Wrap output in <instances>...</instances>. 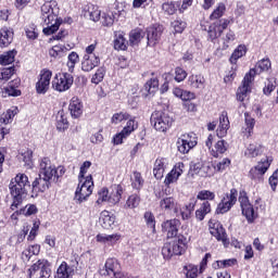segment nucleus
Returning a JSON list of instances; mask_svg holds the SVG:
<instances>
[{"label": "nucleus", "mask_w": 278, "mask_h": 278, "mask_svg": "<svg viewBox=\"0 0 278 278\" xmlns=\"http://www.w3.org/2000/svg\"><path fill=\"white\" fill-rule=\"evenodd\" d=\"M239 203L241 205L242 215L245 216L249 225L255 223V219L257 218L258 215L257 212H255V208L253 207L252 203L249 202L247 193H240Z\"/></svg>", "instance_id": "6e6552de"}, {"label": "nucleus", "mask_w": 278, "mask_h": 278, "mask_svg": "<svg viewBox=\"0 0 278 278\" xmlns=\"http://www.w3.org/2000/svg\"><path fill=\"white\" fill-rule=\"evenodd\" d=\"M144 186V179L142 178V174L135 172L132 175L131 187L134 190H141Z\"/></svg>", "instance_id": "09e8293b"}, {"label": "nucleus", "mask_w": 278, "mask_h": 278, "mask_svg": "<svg viewBox=\"0 0 278 278\" xmlns=\"http://www.w3.org/2000/svg\"><path fill=\"white\" fill-rule=\"evenodd\" d=\"M188 84L191 88L195 90H201L205 88V77H203V75L201 74L191 75L188 78Z\"/></svg>", "instance_id": "7c9ffc66"}, {"label": "nucleus", "mask_w": 278, "mask_h": 278, "mask_svg": "<svg viewBox=\"0 0 278 278\" xmlns=\"http://www.w3.org/2000/svg\"><path fill=\"white\" fill-rule=\"evenodd\" d=\"M198 144V138L197 134L189 132L181 135L176 142L177 150L182 155H186V153H190L191 149H194Z\"/></svg>", "instance_id": "423d86ee"}, {"label": "nucleus", "mask_w": 278, "mask_h": 278, "mask_svg": "<svg viewBox=\"0 0 278 278\" xmlns=\"http://www.w3.org/2000/svg\"><path fill=\"white\" fill-rule=\"evenodd\" d=\"M73 81V75L68 73H59L52 80V88L56 90V92H66V90H71Z\"/></svg>", "instance_id": "0eeeda50"}, {"label": "nucleus", "mask_w": 278, "mask_h": 278, "mask_svg": "<svg viewBox=\"0 0 278 278\" xmlns=\"http://www.w3.org/2000/svg\"><path fill=\"white\" fill-rule=\"evenodd\" d=\"M163 31H164V27L160 25L148 27L147 28L148 47H155V45L160 42Z\"/></svg>", "instance_id": "6ab92c4d"}, {"label": "nucleus", "mask_w": 278, "mask_h": 278, "mask_svg": "<svg viewBox=\"0 0 278 278\" xmlns=\"http://www.w3.org/2000/svg\"><path fill=\"white\" fill-rule=\"evenodd\" d=\"M14 58H16V51H8L3 54H0V64L3 66H8V64H12L14 62Z\"/></svg>", "instance_id": "49530a36"}, {"label": "nucleus", "mask_w": 278, "mask_h": 278, "mask_svg": "<svg viewBox=\"0 0 278 278\" xmlns=\"http://www.w3.org/2000/svg\"><path fill=\"white\" fill-rule=\"evenodd\" d=\"M236 40V33L233 30H228V33L223 37V46L222 49H229V45Z\"/></svg>", "instance_id": "4d7b16f0"}, {"label": "nucleus", "mask_w": 278, "mask_h": 278, "mask_svg": "<svg viewBox=\"0 0 278 278\" xmlns=\"http://www.w3.org/2000/svg\"><path fill=\"white\" fill-rule=\"evenodd\" d=\"M121 268V265L118 264V260L116 258H108L104 267L100 269V275L103 277H112V275L116 278L117 275H124L125 273H117Z\"/></svg>", "instance_id": "a211bd4d"}, {"label": "nucleus", "mask_w": 278, "mask_h": 278, "mask_svg": "<svg viewBox=\"0 0 278 278\" xmlns=\"http://www.w3.org/2000/svg\"><path fill=\"white\" fill-rule=\"evenodd\" d=\"M76 64H79V54L77 52H71L67 56V68L70 73L75 71Z\"/></svg>", "instance_id": "de8ad7c7"}, {"label": "nucleus", "mask_w": 278, "mask_h": 278, "mask_svg": "<svg viewBox=\"0 0 278 278\" xmlns=\"http://www.w3.org/2000/svg\"><path fill=\"white\" fill-rule=\"evenodd\" d=\"M186 77H188V72H186V70L181 68V67H176L175 68V81L181 83L186 79Z\"/></svg>", "instance_id": "774afa93"}, {"label": "nucleus", "mask_w": 278, "mask_h": 278, "mask_svg": "<svg viewBox=\"0 0 278 278\" xmlns=\"http://www.w3.org/2000/svg\"><path fill=\"white\" fill-rule=\"evenodd\" d=\"M116 223V217L108 211H102L100 214V225L103 229H112V226Z\"/></svg>", "instance_id": "c85d7f7f"}, {"label": "nucleus", "mask_w": 278, "mask_h": 278, "mask_svg": "<svg viewBox=\"0 0 278 278\" xmlns=\"http://www.w3.org/2000/svg\"><path fill=\"white\" fill-rule=\"evenodd\" d=\"M18 86H21V79H13L8 84L7 87L2 88V97H21V90H18Z\"/></svg>", "instance_id": "412c9836"}, {"label": "nucleus", "mask_w": 278, "mask_h": 278, "mask_svg": "<svg viewBox=\"0 0 278 278\" xmlns=\"http://www.w3.org/2000/svg\"><path fill=\"white\" fill-rule=\"evenodd\" d=\"M74 273H75V269L68 266L66 262H63L56 269L55 278H71L73 277Z\"/></svg>", "instance_id": "f704fd0d"}, {"label": "nucleus", "mask_w": 278, "mask_h": 278, "mask_svg": "<svg viewBox=\"0 0 278 278\" xmlns=\"http://www.w3.org/2000/svg\"><path fill=\"white\" fill-rule=\"evenodd\" d=\"M159 88H160V80H157V78H152L148 80L144 85V90L148 94H154V92H157Z\"/></svg>", "instance_id": "c03bdc74"}, {"label": "nucleus", "mask_w": 278, "mask_h": 278, "mask_svg": "<svg viewBox=\"0 0 278 278\" xmlns=\"http://www.w3.org/2000/svg\"><path fill=\"white\" fill-rule=\"evenodd\" d=\"M29 273L30 275L39 273L38 278H49L51 277V264L47 260H39L29 268Z\"/></svg>", "instance_id": "f3484780"}, {"label": "nucleus", "mask_w": 278, "mask_h": 278, "mask_svg": "<svg viewBox=\"0 0 278 278\" xmlns=\"http://www.w3.org/2000/svg\"><path fill=\"white\" fill-rule=\"evenodd\" d=\"M58 12H60V8H58V1L55 0L46 1L41 5V21H43V25H48V27L43 28L46 36H51V34H55L60 29L62 20L58 18Z\"/></svg>", "instance_id": "f257e3e1"}, {"label": "nucleus", "mask_w": 278, "mask_h": 278, "mask_svg": "<svg viewBox=\"0 0 278 278\" xmlns=\"http://www.w3.org/2000/svg\"><path fill=\"white\" fill-rule=\"evenodd\" d=\"M197 199L199 201H214V199H216V193L210 191V190H201L198 194H197Z\"/></svg>", "instance_id": "864d4df0"}, {"label": "nucleus", "mask_w": 278, "mask_h": 278, "mask_svg": "<svg viewBox=\"0 0 278 278\" xmlns=\"http://www.w3.org/2000/svg\"><path fill=\"white\" fill-rule=\"evenodd\" d=\"M245 116V136L247 138H251V134H253V128L255 127V118L251 117L249 113L244 114Z\"/></svg>", "instance_id": "603ef678"}, {"label": "nucleus", "mask_w": 278, "mask_h": 278, "mask_svg": "<svg viewBox=\"0 0 278 278\" xmlns=\"http://www.w3.org/2000/svg\"><path fill=\"white\" fill-rule=\"evenodd\" d=\"M178 8H179V2H165L162 5L163 12H165V14H168V16H173V14L177 12Z\"/></svg>", "instance_id": "3c124183"}, {"label": "nucleus", "mask_w": 278, "mask_h": 278, "mask_svg": "<svg viewBox=\"0 0 278 278\" xmlns=\"http://www.w3.org/2000/svg\"><path fill=\"white\" fill-rule=\"evenodd\" d=\"M207 34H208V40H211V42H214V40H216L217 38H220V36L223 35V33L220 31V28H218V24H215V23H213L208 27Z\"/></svg>", "instance_id": "a18cd8bd"}, {"label": "nucleus", "mask_w": 278, "mask_h": 278, "mask_svg": "<svg viewBox=\"0 0 278 278\" xmlns=\"http://www.w3.org/2000/svg\"><path fill=\"white\" fill-rule=\"evenodd\" d=\"M262 153H264V148L257 142L250 143L244 152L247 157H257V155H262Z\"/></svg>", "instance_id": "2f4dec72"}, {"label": "nucleus", "mask_w": 278, "mask_h": 278, "mask_svg": "<svg viewBox=\"0 0 278 278\" xmlns=\"http://www.w3.org/2000/svg\"><path fill=\"white\" fill-rule=\"evenodd\" d=\"M102 25L104 27H112V25H114V13L112 12L103 13Z\"/></svg>", "instance_id": "69168bd1"}, {"label": "nucleus", "mask_w": 278, "mask_h": 278, "mask_svg": "<svg viewBox=\"0 0 278 278\" xmlns=\"http://www.w3.org/2000/svg\"><path fill=\"white\" fill-rule=\"evenodd\" d=\"M121 240V233H98L96 236V242H99L100 244H104V247H114L116 242Z\"/></svg>", "instance_id": "b1692460"}, {"label": "nucleus", "mask_w": 278, "mask_h": 278, "mask_svg": "<svg viewBox=\"0 0 278 278\" xmlns=\"http://www.w3.org/2000/svg\"><path fill=\"white\" fill-rule=\"evenodd\" d=\"M186 271V277L187 278H197L199 277V267L197 265H192V264H189V265H186L184 267Z\"/></svg>", "instance_id": "052dcab7"}, {"label": "nucleus", "mask_w": 278, "mask_h": 278, "mask_svg": "<svg viewBox=\"0 0 278 278\" xmlns=\"http://www.w3.org/2000/svg\"><path fill=\"white\" fill-rule=\"evenodd\" d=\"M101 63V59L97 55H84L81 61V71L85 73H90V71H93L99 66Z\"/></svg>", "instance_id": "5701e85b"}, {"label": "nucleus", "mask_w": 278, "mask_h": 278, "mask_svg": "<svg viewBox=\"0 0 278 278\" xmlns=\"http://www.w3.org/2000/svg\"><path fill=\"white\" fill-rule=\"evenodd\" d=\"M14 40V31L12 28L3 27L0 29V47L3 49L10 47Z\"/></svg>", "instance_id": "a878e982"}, {"label": "nucleus", "mask_w": 278, "mask_h": 278, "mask_svg": "<svg viewBox=\"0 0 278 278\" xmlns=\"http://www.w3.org/2000/svg\"><path fill=\"white\" fill-rule=\"evenodd\" d=\"M185 165L181 162H178L174 165L173 169L166 175L164 179V185L168 188L170 184H177L179 176L184 175Z\"/></svg>", "instance_id": "aec40b11"}, {"label": "nucleus", "mask_w": 278, "mask_h": 278, "mask_svg": "<svg viewBox=\"0 0 278 278\" xmlns=\"http://www.w3.org/2000/svg\"><path fill=\"white\" fill-rule=\"evenodd\" d=\"M244 55H247V46L244 45H239L235 51L232 52L231 56H230V63L231 64H236V62H238V60H240V58H244Z\"/></svg>", "instance_id": "58836bf2"}, {"label": "nucleus", "mask_w": 278, "mask_h": 278, "mask_svg": "<svg viewBox=\"0 0 278 278\" xmlns=\"http://www.w3.org/2000/svg\"><path fill=\"white\" fill-rule=\"evenodd\" d=\"M97 203L98 205H101V203H110V190H108V188H102L98 192Z\"/></svg>", "instance_id": "13d9d810"}, {"label": "nucleus", "mask_w": 278, "mask_h": 278, "mask_svg": "<svg viewBox=\"0 0 278 278\" xmlns=\"http://www.w3.org/2000/svg\"><path fill=\"white\" fill-rule=\"evenodd\" d=\"M229 149V143L225 140H219L215 143L214 149L212 150L213 157H218L223 155Z\"/></svg>", "instance_id": "4c0bfd02"}, {"label": "nucleus", "mask_w": 278, "mask_h": 278, "mask_svg": "<svg viewBox=\"0 0 278 278\" xmlns=\"http://www.w3.org/2000/svg\"><path fill=\"white\" fill-rule=\"evenodd\" d=\"M18 114V108L12 106L0 115V123L2 125H10L14 121V116Z\"/></svg>", "instance_id": "72a5a7b5"}, {"label": "nucleus", "mask_w": 278, "mask_h": 278, "mask_svg": "<svg viewBox=\"0 0 278 278\" xmlns=\"http://www.w3.org/2000/svg\"><path fill=\"white\" fill-rule=\"evenodd\" d=\"M121 199H123V186L113 185L109 194V203L116 205V203H121Z\"/></svg>", "instance_id": "bb28decb"}, {"label": "nucleus", "mask_w": 278, "mask_h": 278, "mask_svg": "<svg viewBox=\"0 0 278 278\" xmlns=\"http://www.w3.org/2000/svg\"><path fill=\"white\" fill-rule=\"evenodd\" d=\"M195 175L200 177H214L216 175V166L210 162H197L191 166Z\"/></svg>", "instance_id": "ddd939ff"}, {"label": "nucleus", "mask_w": 278, "mask_h": 278, "mask_svg": "<svg viewBox=\"0 0 278 278\" xmlns=\"http://www.w3.org/2000/svg\"><path fill=\"white\" fill-rule=\"evenodd\" d=\"M70 112L73 118H79L81 114H84V105L81 104V101L77 98H73L70 103Z\"/></svg>", "instance_id": "c756f323"}, {"label": "nucleus", "mask_w": 278, "mask_h": 278, "mask_svg": "<svg viewBox=\"0 0 278 278\" xmlns=\"http://www.w3.org/2000/svg\"><path fill=\"white\" fill-rule=\"evenodd\" d=\"M270 168V162L268 159H263L257 163L256 166L252 167L249 172V177L253 181H262L264 179V175H266V170Z\"/></svg>", "instance_id": "f8f14e48"}, {"label": "nucleus", "mask_w": 278, "mask_h": 278, "mask_svg": "<svg viewBox=\"0 0 278 278\" xmlns=\"http://www.w3.org/2000/svg\"><path fill=\"white\" fill-rule=\"evenodd\" d=\"M114 49L117 51H125L127 49V39H125L123 33H115Z\"/></svg>", "instance_id": "e433bc0d"}, {"label": "nucleus", "mask_w": 278, "mask_h": 278, "mask_svg": "<svg viewBox=\"0 0 278 278\" xmlns=\"http://www.w3.org/2000/svg\"><path fill=\"white\" fill-rule=\"evenodd\" d=\"M179 219H169L162 224V230L167 233V238H175L179 231Z\"/></svg>", "instance_id": "393cba45"}, {"label": "nucleus", "mask_w": 278, "mask_h": 278, "mask_svg": "<svg viewBox=\"0 0 278 278\" xmlns=\"http://www.w3.org/2000/svg\"><path fill=\"white\" fill-rule=\"evenodd\" d=\"M225 3H219L216 9L213 11V13L210 15L211 21H216L225 14Z\"/></svg>", "instance_id": "680f3d73"}, {"label": "nucleus", "mask_w": 278, "mask_h": 278, "mask_svg": "<svg viewBox=\"0 0 278 278\" xmlns=\"http://www.w3.org/2000/svg\"><path fill=\"white\" fill-rule=\"evenodd\" d=\"M238 264V260L236 258H228L223 261H216L213 263V268L218 270L219 268H231V266H236Z\"/></svg>", "instance_id": "a19ab883"}, {"label": "nucleus", "mask_w": 278, "mask_h": 278, "mask_svg": "<svg viewBox=\"0 0 278 278\" xmlns=\"http://www.w3.org/2000/svg\"><path fill=\"white\" fill-rule=\"evenodd\" d=\"M58 170L55 166L51 164V160L49 157H43L39 162V177H43L50 181H55V175Z\"/></svg>", "instance_id": "9d476101"}, {"label": "nucleus", "mask_w": 278, "mask_h": 278, "mask_svg": "<svg viewBox=\"0 0 278 278\" xmlns=\"http://www.w3.org/2000/svg\"><path fill=\"white\" fill-rule=\"evenodd\" d=\"M65 50H66V47L62 45H56L49 50V55L50 58H62V55H64Z\"/></svg>", "instance_id": "5fc2aeb1"}, {"label": "nucleus", "mask_w": 278, "mask_h": 278, "mask_svg": "<svg viewBox=\"0 0 278 278\" xmlns=\"http://www.w3.org/2000/svg\"><path fill=\"white\" fill-rule=\"evenodd\" d=\"M238 201V190L231 189L228 193L224 195L222 201L217 206V214H227Z\"/></svg>", "instance_id": "1a4fd4ad"}, {"label": "nucleus", "mask_w": 278, "mask_h": 278, "mask_svg": "<svg viewBox=\"0 0 278 278\" xmlns=\"http://www.w3.org/2000/svg\"><path fill=\"white\" fill-rule=\"evenodd\" d=\"M51 77L53 73L49 70H42L39 75V80L36 83V90L38 94H47L51 86Z\"/></svg>", "instance_id": "4468645a"}, {"label": "nucleus", "mask_w": 278, "mask_h": 278, "mask_svg": "<svg viewBox=\"0 0 278 278\" xmlns=\"http://www.w3.org/2000/svg\"><path fill=\"white\" fill-rule=\"evenodd\" d=\"M88 14L90 17V21H93V23H97L101 18V10H99V7L94 4H90L88 7Z\"/></svg>", "instance_id": "8fccbe9b"}, {"label": "nucleus", "mask_w": 278, "mask_h": 278, "mask_svg": "<svg viewBox=\"0 0 278 278\" xmlns=\"http://www.w3.org/2000/svg\"><path fill=\"white\" fill-rule=\"evenodd\" d=\"M254 77V71H250L248 74H245L242 86H240L237 90V101H244V98L248 97L249 92H251V84H253Z\"/></svg>", "instance_id": "2eb2a0df"}, {"label": "nucleus", "mask_w": 278, "mask_h": 278, "mask_svg": "<svg viewBox=\"0 0 278 278\" xmlns=\"http://www.w3.org/2000/svg\"><path fill=\"white\" fill-rule=\"evenodd\" d=\"M195 205H197V201L192 200L189 204H187L181 210V206H179V203L173 197H166L160 201V207L162 212H167V213L174 212V214L180 213L182 220H188V218H190V216L192 215V212H194Z\"/></svg>", "instance_id": "7ed1b4c3"}, {"label": "nucleus", "mask_w": 278, "mask_h": 278, "mask_svg": "<svg viewBox=\"0 0 278 278\" xmlns=\"http://www.w3.org/2000/svg\"><path fill=\"white\" fill-rule=\"evenodd\" d=\"M172 27L175 34H182L184 29H186L187 27V24L185 21L175 20L174 22H172Z\"/></svg>", "instance_id": "e2e57ef3"}, {"label": "nucleus", "mask_w": 278, "mask_h": 278, "mask_svg": "<svg viewBox=\"0 0 278 278\" xmlns=\"http://www.w3.org/2000/svg\"><path fill=\"white\" fill-rule=\"evenodd\" d=\"M50 186L51 180L42 176H39L33 181V190H38L39 192H46V190H49Z\"/></svg>", "instance_id": "473e14b6"}, {"label": "nucleus", "mask_w": 278, "mask_h": 278, "mask_svg": "<svg viewBox=\"0 0 278 278\" xmlns=\"http://www.w3.org/2000/svg\"><path fill=\"white\" fill-rule=\"evenodd\" d=\"M136 129H138V123L136 119H129L123 130L113 137L114 144H123V140H127Z\"/></svg>", "instance_id": "dca6fc26"}, {"label": "nucleus", "mask_w": 278, "mask_h": 278, "mask_svg": "<svg viewBox=\"0 0 278 278\" xmlns=\"http://www.w3.org/2000/svg\"><path fill=\"white\" fill-rule=\"evenodd\" d=\"M103 77H105V68L100 67L92 76L91 84H101V81H103Z\"/></svg>", "instance_id": "0e129e2a"}, {"label": "nucleus", "mask_w": 278, "mask_h": 278, "mask_svg": "<svg viewBox=\"0 0 278 278\" xmlns=\"http://www.w3.org/2000/svg\"><path fill=\"white\" fill-rule=\"evenodd\" d=\"M12 75H14V67L2 68L0 71V80L8 81V79L12 78Z\"/></svg>", "instance_id": "338daca9"}, {"label": "nucleus", "mask_w": 278, "mask_h": 278, "mask_svg": "<svg viewBox=\"0 0 278 278\" xmlns=\"http://www.w3.org/2000/svg\"><path fill=\"white\" fill-rule=\"evenodd\" d=\"M166 168H168V159L157 157L153 165V175L155 179H162L164 173H166Z\"/></svg>", "instance_id": "4be33fe9"}, {"label": "nucleus", "mask_w": 278, "mask_h": 278, "mask_svg": "<svg viewBox=\"0 0 278 278\" xmlns=\"http://www.w3.org/2000/svg\"><path fill=\"white\" fill-rule=\"evenodd\" d=\"M229 130V117H227V112H223L219 116V126L216 130L218 138H225L227 131Z\"/></svg>", "instance_id": "cd10ccee"}, {"label": "nucleus", "mask_w": 278, "mask_h": 278, "mask_svg": "<svg viewBox=\"0 0 278 278\" xmlns=\"http://www.w3.org/2000/svg\"><path fill=\"white\" fill-rule=\"evenodd\" d=\"M31 185L29 184V177L25 174H17L13 179H11L9 185V190L11 197H13V203L11 204V210H17L18 205L23 203L27 192H29Z\"/></svg>", "instance_id": "f03ea898"}, {"label": "nucleus", "mask_w": 278, "mask_h": 278, "mask_svg": "<svg viewBox=\"0 0 278 278\" xmlns=\"http://www.w3.org/2000/svg\"><path fill=\"white\" fill-rule=\"evenodd\" d=\"M79 184L75 192V201L78 203H84L88 200V197L92 194L94 190V181H92V176L89 175L86 178H78Z\"/></svg>", "instance_id": "20e7f679"}, {"label": "nucleus", "mask_w": 278, "mask_h": 278, "mask_svg": "<svg viewBox=\"0 0 278 278\" xmlns=\"http://www.w3.org/2000/svg\"><path fill=\"white\" fill-rule=\"evenodd\" d=\"M56 129L59 131H66L68 129V118L66 117V112L60 110L56 113Z\"/></svg>", "instance_id": "c9c22d12"}, {"label": "nucleus", "mask_w": 278, "mask_h": 278, "mask_svg": "<svg viewBox=\"0 0 278 278\" xmlns=\"http://www.w3.org/2000/svg\"><path fill=\"white\" fill-rule=\"evenodd\" d=\"M123 121H129V113L127 112L115 113L111 118V123H113V125H118L119 123H123Z\"/></svg>", "instance_id": "6e6d98bb"}, {"label": "nucleus", "mask_w": 278, "mask_h": 278, "mask_svg": "<svg viewBox=\"0 0 278 278\" xmlns=\"http://www.w3.org/2000/svg\"><path fill=\"white\" fill-rule=\"evenodd\" d=\"M140 205V195L134 193L129 195L124 204V210H136Z\"/></svg>", "instance_id": "ea45409f"}, {"label": "nucleus", "mask_w": 278, "mask_h": 278, "mask_svg": "<svg viewBox=\"0 0 278 278\" xmlns=\"http://www.w3.org/2000/svg\"><path fill=\"white\" fill-rule=\"evenodd\" d=\"M144 38V33L140 29L131 30L129 34V42L131 47H136V45H140V40Z\"/></svg>", "instance_id": "37998d69"}, {"label": "nucleus", "mask_w": 278, "mask_h": 278, "mask_svg": "<svg viewBox=\"0 0 278 278\" xmlns=\"http://www.w3.org/2000/svg\"><path fill=\"white\" fill-rule=\"evenodd\" d=\"M147 226L152 229V232L155 233V215L151 212H146L143 215Z\"/></svg>", "instance_id": "bf43d9fd"}, {"label": "nucleus", "mask_w": 278, "mask_h": 278, "mask_svg": "<svg viewBox=\"0 0 278 278\" xmlns=\"http://www.w3.org/2000/svg\"><path fill=\"white\" fill-rule=\"evenodd\" d=\"M270 60L269 59H263L258 61L255 68L250 70L254 72V76L260 75V73H264L265 71H268L270 68Z\"/></svg>", "instance_id": "79ce46f5"}, {"label": "nucleus", "mask_w": 278, "mask_h": 278, "mask_svg": "<svg viewBox=\"0 0 278 278\" xmlns=\"http://www.w3.org/2000/svg\"><path fill=\"white\" fill-rule=\"evenodd\" d=\"M208 229L210 233L218 240V242H223L224 247H227L229 244V240L227 239V232L225 231V228L223 227V224L220 222L211 219L208 222Z\"/></svg>", "instance_id": "9b49d317"}, {"label": "nucleus", "mask_w": 278, "mask_h": 278, "mask_svg": "<svg viewBox=\"0 0 278 278\" xmlns=\"http://www.w3.org/2000/svg\"><path fill=\"white\" fill-rule=\"evenodd\" d=\"M151 123L156 131L164 132L173 127L174 119L168 113L156 111L151 115Z\"/></svg>", "instance_id": "39448f33"}]
</instances>
